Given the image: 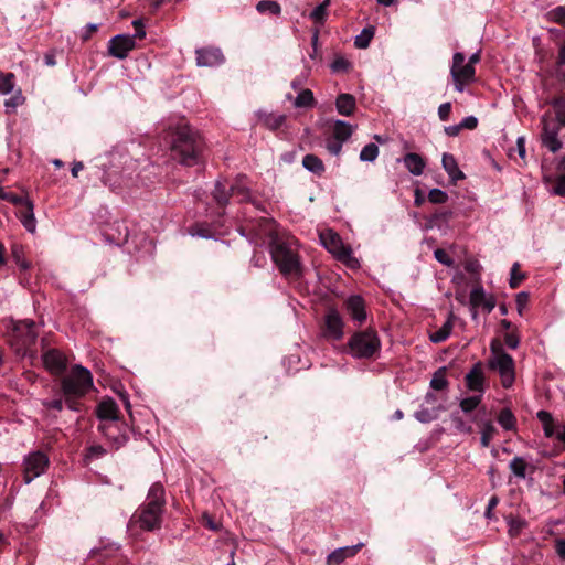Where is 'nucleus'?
I'll use <instances>...</instances> for the list:
<instances>
[{"label":"nucleus","mask_w":565,"mask_h":565,"mask_svg":"<svg viewBox=\"0 0 565 565\" xmlns=\"http://www.w3.org/2000/svg\"><path fill=\"white\" fill-rule=\"evenodd\" d=\"M171 151L181 164L195 166L203 148L200 136L185 122L178 124L171 130Z\"/></svg>","instance_id":"f257e3e1"},{"label":"nucleus","mask_w":565,"mask_h":565,"mask_svg":"<svg viewBox=\"0 0 565 565\" xmlns=\"http://www.w3.org/2000/svg\"><path fill=\"white\" fill-rule=\"evenodd\" d=\"M163 494L164 490L161 484H152L148 493L147 503L141 505L138 511L132 514L130 524H138L140 529L145 531L159 529L164 504Z\"/></svg>","instance_id":"f03ea898"},{"label":"nucleus","mask_w":565,"mask_h":565,"mask_svg":"<svg viewBox=\"0 0 565 565\" xmlns=\"http://www.w3.org/2000/svg\"><path fill=\"white\" fill-rule=\"evenodd\" d=\"M93 387V376L89 370L82 365H75L62 377L61 391L65 404L72 411H79L76 399L86 395Z\"/></svg>","instance_id":"7ed1b4c3"},{"label":"nucleus","mask_w":565,"mask_h":565,"mask_svg":"<svg viewBox=\"0 0 565 565\" xmlns=\"http://www.w3.org/2000/svg\"><path fill=\"white\" fill-rule=\"evenodd\" d=\"M270 254L284 276L299 277L301 275V263L294 241L278 236L271 237Z\"/></svg>","instance_id":"20e7f679"},{"label":"nucleus","mask_w":565,"mask_h":565,"mask_svg":"<svg viewBox=\"0 0 565 565\" xmlns=\"http://www.w3.org/2000/svg\"><path fill=\"white\" fill-rule=\"evenodd\" d=\"M490 353L491 355L488 360L489 369L498 372L504 388L511 387L515 380L513 358L505 352L502 343L497 339L490 342Z\"/></svg>","instance_id":"39448f33"},{"label":"nucleus","mask_w":565,"mask_h":565,"mask_svg":"<svg viewBox=\"0 0 565 565\" xmlns=\"http://www.w3.org/2000/svg\"><path fill=\"white\" fill-rule=\"evenodd\" d=\"M97 416L100 420L106 422L99 426L103 434L113 440L116 448L121 447L127 441L126 435L115 434L118 430V406L113 398L103 399L97 406Z\"/></svg>","instance_id":"423d86ee"},{"label":"nucleus","mask_w":565,"mask_h":565,"mask_svg":"<svg viewBox=\"0 0 565 565\" xmlns=\"http://www.w3.org/2000/svg\"><path fill=\"white\" fill-rule=\"evenodd\" d=\"M321 244L331 253L334 258L351 269L360 268L359 259L353 255V250L345 245L340 235L332 230L320 233Z\"/></svg>","instance_id":"0eeeda50"},{"label":"nucleus","mask_w":565,"mask_h":565,"mask_svg":"<svg viewBox=\"0 0 565 565\" xmlns=\"http://www.w3.org/2000/svg\"><path fill=\"white\" fill-rule=\"evenodd\" d=\"M351 354L358 359L372 358L381 348V341L373 330L353 334L349 341Z\"/></svg>","instance_id":"6e6552de"},{"label":"nucleus","mask_w":565,"mask_h":565,"mask_svg":"<svg viewBox=\"0 0 565 565\" xmlns=\"http://www.w3.org/2000/svg\"><path fill=\"white\" fill-rule=\"evenodd\" d=\"M450 75L457 92H463L466 86L476 79V70L471 63L466 62V56L461 52H456L452 56Z\"/></svg>","instance_id":"1a4fd4ad"},{"label":"nucleus","mask_w":565,"mask_h":565,"mask_svg":"<svg viewBox=\"0 0 565 565\" xmlns=\"http://www.w3.org/2000/svg\"><path fill=\"white\" fill-rule=\"evenodd\" d=\"M35 324L31 320L15 322L10 332L9 341L17 353L26 351L36 340Z\"/></svg>","instance_id":"9d476101"},{"label":"nucleus","mask_w":565,"mask_h":565,"mask_svg":"<svg viewBox=\"0 0 565 565\" xmlns=\"http://www.w3.org/2000/svg\"><path fill=\"white\" fill-rule=\"evenodd\" d=\"M49 466V458L42 451H34L28 455L23 460V479L30 483L35 478L43 475Z\"/></svg>","instance_id":"9b49d317"},{"label":"nucleus","mask_w":565,"mask_h":565,"mask_svg":"<svg viewBox=\"0 0 565 565\" xmlns=\"http://www.w3.org/2000/svg\"><path fill=\"white\" fill-rule=\"evenodd\" d=\"M135 36L117 34L108 41V53L118 60H124L135 49Z\"/></svg>","instance_id":"f8f14e48"},{"label":"nucleus","mask_w":565,"mask_h":565,"mask_svg":"<svg viewBox=\"0 0 565 565\" xmlns=\"http://www.w3.org/2000/svg\"><path fill=\"white\" fill-rule=\"evenodd\" d=\"M196 64L202 67H214L224 62L223 53L217 47H202L195 51Z\"/></svg>","instance_id":"ddd939ff"},{"label":"nucleus","mask_w":565,"mask_h":565,"mask_svg":"<svg viewBox=\"0 0 565 565\" xmlns=\"http://www.w3.org/2000/svg\"><path fill=\"white\" fill-rule=\"evenodd\" d=\"M559 127L554 122L543 121L542 143L551 152L555 153L562 148V141L558 139Z\"/></svg>","instance_id":"4468645a"},{"label":"nucleus","mask_w":565,"mask_h":565,"mask_svg":"<svg viewBox=\"0 0 565 565\" xmlns=\"http://www.w3.org/2000/svg\"><path fill=\"white\" fill-rule=\"evenodd\" d=\"M45 369L54 375H61L66 369V358L57 350H49L43 354Z\"/></svg>","instance_id":"2eb2a0df"},{"label":"nucleus","mask_w":565,"mask_h":565,"mask_svg":"<svg viewBox=\"0 0 565 565\" xmlns=\"http://www.w3.org/2000/svg\"><path fill=\"white\" fill-rule=\"evenodd\" d=\"M324 335L333 340H340L343 337V321L337 310H329L326 315Z\"/></svg>","instance_id":"dca6fc26"},{"label":"nucleus","mask_w":565,"mask_h":565,"mask_svg":"<svg viewBox=\"0 0 565 565\" xmlns=\"http://www.w3.org/2000/svg\"><path fill=\"white\" fill-rule=\"evenodd\" d=\"M470 305L473 309L482 307L489 313L495 307V299L492 295H487L483 287L477 286L470 292Z\"/></svg>","instance_id":"f3484780"},{"label":"nucleus","mask_w":565,"mask_h":565,"mask_svg":"<svg viewBox=\"0 0 565 565\" xmlns=\"http://www.w3.org/2000/svg\"><path fill=\"white\" fill-rule=\"evenodd\" d=\"M364 546V543L360 542L352 546H343L332 551L326 559L327 565H340L347 558L353 557Z\"/></svg>","instance_id":"a211bd4d"},{"label":"nucleus","mask_w":565,"mask_h":565,"mask_svg":"<svg viewBox=\"0 0 565 565\" xmlns=\"http://www.w3.org/2000/svg\"><path fill=\"white\" fill-rule=\"evenodd\" d=\"M484 375L480 362L476 363L466 375V385L472 392L483 393Z\"/></svg>","instance_id":"6ab92c4d"},{"label":"nucleus","mask_w":565,"mask_h":565,"mask_svg":"<svg viewBox=\"0 0 565 565\" xmlns=\"http://www.w3.org/2000/svg\"><path fill=\"white\" fill-rule=\"evenodd\" d=\"M22 209L19 212V218L25 230L30 233H34L36 228V220L34 216V204L28 199L26 202L20 205Z\"/></svg>","instance_id":"aec40b11"},{"label":"nucleus","mask_w":565,"mask_h":565,"mask_svg":"<svg viewBox=\"0 0 565 565\" xmlns=\"http://www.w3.org/2000/svg\"><path fill=\"white\" fill-rule=\"evenodd\" d=\"M345 308L353 320L363 322L366 319L364 300L360 296L349 297Z\"/></svg>","instance_id":"412c9836"},{"label":"nucleus","mask_w":565,"mask_h":565,"mask_svg":"<svg viewBox=\"0 0 565 565\" xmlns=\"http://www.w3.org/2000/svg\"><path fill=\"white\" fill-rule=\"evenodd\" d=\"M443 168L451 179V181L457 182L459 180L465 179L463 172L459 169L457 160L450 153H444L441 159Z\"/></svg>","instance_id":"4be33fe9"},{"label":"nucleus","mask_w":565,"mask_h":565,"mask_svg":"<svg viewBox=\"0 0 565 565\" xmlns=\"http://www.w3.org/2000/svg\"><path fill=\"white\" fill-rule=\"evenodd\" d=\"M403 163L405 168L408 170V172L412 173L413 175L423 174L426 166L424 159L419 154L414 152L407 153L403 158Z\"/></svg>","instance_id":"5701e85b"},{"label":"nucleus","mask_w":565,"mask_h":565,"mask_svg":"<svg viewBox=\"0 0 565 565\" xmlns=\"http://www.w3.org/2000/svg\"><path fill=\"white\" fill-rule=\"evenodd\" d=\"M355 127L343 120H334L332 126V138L341 142L350 139Z\"/></svg>","instance_id":"b1692460"},{"label":"nucleus","mask_w":565,"mask_h":565,"mask_svg":"<svg viewBox=\"0 0 565 565\" xmlns=\"http://www.w3.org/2000/svg\"><path fill=\"white\" fill-rule=\"evenodd\" d=\"M256 116L265 127L271 130L278 129L285 121L284 115L267 113L263 109L256 111Z\"/></svg>","instance_id":"393cba45"},{"label":"nucleus","mask_w":565,"mask_h":565,"mask_svg":"<svg viewBox=\"0 0 565 565\" xmlns=\"http://www.w3.org/2000/svg\"><path fill=\"white\" fill-rule=\"evenodd\" d=\"M335 107L340 115L351 116L355 109V98L351 94H340L335 100Z\"/></svg>","instance_id":"a878e982"},{"label":"nucleus","mask_w":565,"mask_h":565,"mask_svg":"<svg viewBox=\"0 0 565 565\" xmlns=\"http://www.w3.org/2000/svg\"><path fill=\"white\" fill-rule=\"evenodd\" d=\"M230 190L232 198L236 199L238 202H246L250 198L245 178L237 179L235 183L230 185Z\"/></svg>","instance_id":"bb28decb"},{"label":"nucleus","mask_w":565,"mask_h":565,"mask_svg":"<svg viewBox=\"0 0 565 565\" xmlns=\"http://www.w3.org/2000/svg\"><path fill=\"white\" fill-rule=\"evenodd\" d=\"M302 166L306 170L318 175L322 174L324 171L322 160L315 154H306L302 159Z\"/></svg>","instance_id":"cd10ccee"},{"label":"nucleus","mask_w":565,"mask_h":565,"mask_svg":"<svg viewBox=\"0 0 565 565\" xmlns=\"http://www.w3.org/2000/svg\"><path fill=\"white\" fill-rule=\"evenodd\" d=\"M536 416L543 425V430H544L545 437L551 438L554 435L556 436L557 429L554 425V420H553L551 413H548L546 411H540Z\"/></svg>","instance_id":"c85d7f7f"},{"label":"nucleus","mask_w":565,"mask_h":565,"mask_svg":"<svg viewBox=\"0 0 565 565\" xmlns=\"http://www.w3.org/2000/svg\"><path fill=\"white\" fill-rule=\"evenodd\" d=\"M213 198L218 205H225L228 203L231 195L230 185L217 181L213 190Z\"/></svg>","instance_id":"c756f323"},{"label":"nucleus","mask_w":565,"mask_h":565,"mask_svg":"<svg viewBox=\"0 0 565 565\" xmlns=\"http://www.w3.org/2000/svg\"><path fill=\"white\" fill-rule=\"evenodd\" d=\"M497 420L504 430H514L516 427V418L509 408L501 409Z\"/></svg>","instance_id":"7c9ffc66"},{"label":"nucleus","mask_w":565,"mask_h":565,"mask_svg":"<svg viewBox=\"0 0 565 565\" xmlns=\"http://www.w3.org/2000/svg\"><path fill=\"white\" fill-rule=\"evenodd\" d=\"M481 437H480V444L482 447L487 448L489 447L491 440L497 435L498 430L492 422L486 420L481 425Z\"/></svg>","instance_id":"2f4dec72"},{"label":"nucleus","mask_w":565,"mask_h":565,"mask_svg":"<svg viewBox=\"0 0 565 565\" xmlns=\"http://www.w3.org/2000/svg\"><path fill=\"white\" fill-rule=\"evenodd\" d=\"M452 330V321L449 318L438 330L430 333L429 339L434 343H440L447 340Z\"/></svg>","instance_id":"473e14b6"},{"label":"nucleus","mask_w":565,"mask_h":565,"mask_svg":"<svg viewBox=\"0 0 565 565\" xmlns=\"http://www.w3.org/2000/svg\"><path fill=\"white\" fill-rule=\"evenodd\" d=\"M256 10L260 14L269 13L271 15H279L281 13V7L277 1L262 0L256 4Z\"/></svg>","instance_id":"72a5a7b5"},{"label":"nucleus","mask_w":565,"mask_h":565,"mask_svg":"<svg viewBox=\"0 0 565 565\" xmlns=\"http://www.w3.org/2000/svg\"><path fill=\"white\" fill-rule=\"evenodd\" d=\"M374 36V28H364L359 35L355 36L354 45L359 49H366Z\"/></svg>","instance_id":"f704fd0d"},{"label":"nucleus","mask_w":565,"mask_h":565,"mask_svg":"<svg viewBox=\"0 0 565 565\" xmlns=\"http://www.w3.org/2000/svg\"><path fill=\"white\" fill-rule=\"evenodd\" d=\"M448 386L445 367L436 371L430 380V387L436 391L445 390Z\"/></svg>","instance_id":"c9c22d12"},{"label":"nucleus","mask_w":565,"mask_h":565,"mask_svg":"<svg viewBox=\"0 0 565 565\" xmlns=\"http://www.w3.org/2000/svg\"><path fill=\"white\" fill-rule=\"evenodd\" d=\"M14 88V74L0 72V94L8 95Z\"/></svg>","instance_id":"e433bc0d"},{"label":"nucleus","mask_w":565,"mask_h":565,"mask_svg":"<svg viewBox=\"0 0 565 565\" xmlns=\"http://www.w3.org/2000/svg\"><path fill=\"white\" fill-rule=\"evenodd\" d=\"M379 156V147L375 143H367L360 152V160L363 162H373Z\"/></svg>","instance_id":"4c0bfd02"},{"label":"nucleus","mask_w":565,"mask_h":565,"mask_svg":"<svg viewBox=\"0 0 565 565\" xmlns=\"http://www.w3.org/2000/svg\"><path fill=\"white\" fill-rule=\"evenodd\" d=\"M526 466L527 465L522 457H514L509 465L511 471L519 478H525Z\"/></svg>","instance_id":"58836bf2"},{"label":"nucleus","mask_w":565,"mask_h":565,"mask_svg":"<svg viewBox=\"0 0 565 565\" xmlns=\"http://www.w3.org/2000/svg\"><path fill=\"white\" fill-rule=\"evenodd\" d=\"M315 103L313 94L310 89H302L295 99L296 107H309Z\"/></svg>","instance_id":"ea45409f"},{"label":"nucleus","mask_w":565,"mask_h":565,"mask_svg":"<svg viewBox=\"0 0 565 565\" xmlns=\"http://www.w3.org/2000/svg\"><path fill=\"white\" fill-rule=\"evenodd\" d=\"M25 102L24 96L22 95V92L18 89L13 93V95L6 99L4 107L7 109V113L13 111L17 107L23 105Z\"/></svg>","instance_id":"a19ab883"},{"label":"nucleus","mask_w":565,"mask_h":565,"mask_svg":"<svg viewBox=\"0 0 565 565\" xmlns=\"http://www.w3.org/2000/svg\"><path fill=\"white\" fill-rule=\"evenodd\" d=\"M330 6V0H324L310 13V18L316 23H323L327 17V9Z\"/></svg>","instance_id":"79ce46f5"},{"label":"nucleus","mask_w":565,"mask_h":565,"mask_svg":"<svg viewBox=\"0 0 565 565\" xmlns=\"http://www.w3.org/2000/svg\"><path fill=\"white\" fill-rule=\"evenodd\" d=\"M11 253L14 262L21 269L25 270L30 267V264L23 257V248L21 245H12Z\"/></svg>","instance_id":"37998d69"},{"label":"nucleus","mask_w":565,"mask_h":565,"mask_svg":"<svg viewBox=\"0 0 565 565\" xmlns=\"http://www.w3.org/2000/svg\"><path fill=\"white\" fill-rule=\"evenodd\" d=\"M0 199L6 200L17 206H20L21 204L26 202L29 198L20 196L18 194L6 191L3 188H0Z\"/></svg>","instance_id":"c03bdc74"},{"label":"nucleus","mask_w":565,"mask_h":565,"mask_svg":"<svg viewBox=\"0 0 565 565\" xmlns=\"http://www.w3.org/2000/svg\"><path fill=\"white\" fill-rule=\"evenodd\" d=\"M451 423L457 433L460 434H471L472 427L471 425L467 424L460 416L452 415L451 416Z\"/></svg>","instance_id":"a18cd8bd"},{"label":"nucleus","mask_w":565,"mask_h":565,"mask_svg":"<svg viewBox=\"0 0 565 565\" xmlns=\"http://www.w3.org/2000/svg\"><path fill=\"white\" fill-rule=\"evenodd\" d=\"M414 416L420 423H430L437 418V413L435 411L422 407L415 412Z\"/></svg>","instance_id":"49530a36"},{"label":"nucleus","mask_w":565,"mask_h":565,"mask_svg":"<svg viewBox=\"0 0 565 565\" xmlns=\"http://www.w3.org/2000/svg\"><path fill=\"white\" fill-rule=\"evenodd\" d=\"M480 402H481L480 395L466 397L460 402V408L465 413H469V412L473 411L475 408H477L478 405L480 404Z\"/></svg>","instance_id":"de8ad7c7"},{"label":"nucleus","mask_w":565,"mask_h":565,"mask_svg":"<svg viewBox=\"0 0 565 565\" xmlns=\"http://www.w3.org/2000/svg\"><path fill=\"white\" fill-rule=\"evenodd\" d=\"M428 200L431 203L441 204L448 200V194L440 189H431L428 193Z\"/></svg>","instance_id":"09e8293b"},{"label":"nucleus","mask_w":565,"mask_h":565,"mask_svg":"<svg viewBox=\"0 0 565 565\" xmlns=\"http://www.w3.org/2000/svg\"><path fill=\"white\" fill-rule=\"evenodd\" d=\"M551 21L565 24V6H559L548 12Z\"/></svg>","instance_id":"8fccbe9b"},{"label":"nucleus","mask_w":565,"mask_h":565,"mask_svg":"<svg viewBox=\"0 0 565 565\" xmlns=\"http://www.w3.org/2000/svg\"><path fill=\"white\" fill-rule=\"evenodd\" d=\"M350 66V62L342 56L334 58L333 62L331 63V70L334 73L347 72L349 71Z\"/></svg>","instance_id":"3c124183"},{"label":"nucleus","mask_w":565,"mask_h":565,"mask_svg":"<svg viewBox=\"0 0 565 565\" xmlns=\"http://www.w3.org/2000/svg\"><path fill=\"white\" fill-rule=\"evenodd\" d=\"M524 279V275L519 273V264L514 263L511 268L510 287L516 288Z\"/></svg>","instance_id":"603ef678"},{"label":"nucleus","mask_w":565,"mask_h":565,"mask_svg":"<svg viewBox=\"0 0 565 565\" xmlns=\"http://www.w3.org/2000/svg\"><path fill=\"white\" fill-rule=\"evenodd\" d=\"M434 256H435L436 260H438L440 264H443L445 266H451L454 264V260L451 259V257L447 254L446 250H444L441 248L435 249Z\"/></svg>","instance_id":"864d4df0"},{"label":"nucleus","mask_w":565,"mask_h":565,"mask_svg":"<svg viewBox=\"0 0 565 565\" xmlns=\"http://www.w3.org/2000/svg\"><path fill=\"white\" fill-rule=\"evenodd\" d=\"M557 74L565 78V43L561 46L557 58Z\"/></svg>","instance_id":"5fc2aeb1"},{"label":"nucleus","mask_w":565,"mask_h":565,"mask_svg":"<svg viewBox=\"0 0 565 565\" xmlns=\"http://www.w3.org/2000/svg\"><path fill=\"white\" fill-rule=\"evenodd\" d=\"M554 107L558 124L565 126V99L556 102Z\"/></svg>","instance_id":"6e6d98bb"},{"label":"nucleus","mask_w":565,"mask_h":565,"mask_svg":"<svg viewBox=\"0 0 565 565\" xmlns=\"http://www.w3.org/2000/svg\"><path fill=\"white\" fill-rule=\"evenodd\" d=\"M344 142H341L337 139H330L327 141V149L328 151L333 154V156H339L341 150H342V146H343Z\"/></svg>","instance_id":"4d7b16f0"},{"label":"nucleus","mask_w":565,"mask_h":565,"mask_svg":"<svg viewBox=\"0 0 565 565\" xmlns=\"http://www.w3.org/2000/svg\"><path fill=\"white\" fill-rule=\"evenodd\" d=\"M552 193L559 196H565V175H561L555 180Z\"/></svg>","instance_id":"13d9d810"},{"label":"nucleus","mask_w":565,"mask_h":565,"mask_svg":"<svg viewBox=\"0 0 565 565\" xmlns=\"http://www.w3.org/2000/svg\"><path fill=\"white\" fill-rule=\"evenodd\" d=\"M42 405L47 409H54L57 412H61L63 409L62 398L44 399L42 401Z\"/></svg>","instance_id":"bf43d9fd"},{"label":"nucleus","mask_w":565,"mask_h":565,"mask_svg":"<svg viewBox=\"0 0 565 565\" xmlns=\"http://www.w3.org/2000/svg\"><path fill=\"white\" fill-rule=\"evenodd\" d=\"M504 342L510 349H516L520 344V337L515 332H510L504 335Z\"/></svg>","instance_id":"052dcab7"},{"label":"nucleus","mask_w":565,"mask_h":565,"mask_svg":"<svg viewBox=\"0 0 565 565\" xmlns=\"http://www.w3.org/2000/svg\"><path fill=\"white\" fill-rule=\"evenodd\" d=\"M451 111V104L450 103H444L438 107V116L440 120L447 121L449 119Z\"/></svg>","instance_id":"680f3d73"},{"label":"nucleus","mask_w":565,"mask_h":565,"mask_svg":"<svg viewBox=\"0 0 565 565\" xmlns=\"http://www.w3.org/2000/svg\"><path fill=\"white\" fill-rule=\"evenodd\" d=\"M132 25L135 28V34L132 36H135V39H143L146 36V31L142 20H134Z\"/></svg>","instance_id":"e2e57ef3"},{"label":"nucleus","mask_w":565,"mask_h":565,"mask_svg":"<svg viewBox=\"0 0 565 565\" xmlns=\"http://www.w3.org/2000/svg\"><path fill=\"white\" fill-rule=\"evenodd\" d=\"M478 126V119L477 117L475 116H468V117H465L461 121H460V127L462 129H475L476 127Z\"/></svg>","instance_id":"0e129e2a"},{"label":"nucleus","mask_w":565,"mask_h":565,"mask_svg":"<svg viewBox=\"0 0 565 565\" xmlns=\"http://www.w3.org/2000/svg\"><path fill=\"white\" fill-rule=\"evenodd\" d=\"M529 300V295L524 291L519 292L516 296V306L518 311L520 315H522V310L526 307Z\"/></svg>","instance_id":"69168bd1"},{"label":"nucleus","mask_w":565,"mask_h":565,"mask_svg":"<svg viewBox=\"0 0 565 565\" xmlns=\"http://www.w3.org/2000/svg\"><path fill=\"white\" fill-rule=\"evenodd\" d=\"M555 552L562 559L565 561V540L557 539L555 540Z\"/></svg>","instance_id":"338daca9"},{"label":"nucleus","mask_w":565,"mask_h":565,"mask_svg":"<svg viewBox=\"0 0 565 565\" xmlns=\"http://www.w3.org/2000/svg\"><path fill=\"white\" fill-rule=\"evenodd\" d=\"M498 503H499V499L497 497H492L489 500L486 512H484L486 518H488V519L492 518V510L498 505Z\"/></svg>","instance_id":"774afa93"}]
</instances>
